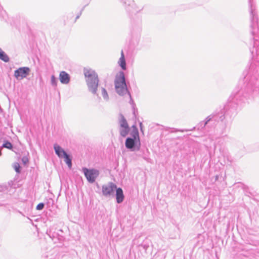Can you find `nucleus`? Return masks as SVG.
I'll list each match as a JSON object with an SVG mask.
<instances>
[{
	"label": "nucleus",
	"mask_w": 259,
	"mask_h": 259,
	"mask_svg": "<svg viewBox=\"0 0 259 259\" xmlns=\"http://www.w3.org/2000/svg\"><path fill=\"white\" fill-rule=\"evenodd\" d=\"M0 59L4 62L7 63L9 62L10 58L6 53L0 48Z\"/></svg>",
	"instance_id": "20"
},
{
	"label": "nucleus",
	"mask_w": 259,
	"mask_h": 259,
	"mask_svg": "<svg viewBox=\"0 0 259 259\" xmlns=\"http://www.w3.org/2000/svg\"><path fill=\"white\" fill-rule=\"evenodd\" d=\"M21 160H22V162H23V163L24 165L27 164L28 163V162H29V159H28V157H26V156H23Z\"/></svg>",
	"instance_id": "27"
},
{
	"label": "nucleus",
	"mask_w": 259,
	"mask_h": 259,
	"mask_svg": "<svg viewBox=\"0 0 259 259\" xmlns=\"http://www.w3.org/2000/svg\"><path fill=\"white\" fill-rule=\"evenodd\" d=\"M118 64L119 66L121 68L122 70H126V64L123 51H121V56L118 61Z\"/></svg>",
	"instance_id": "17"
},
{
	"label": "nucleus",
	"mask_w": 259,
	"mask_h": 259,
	"mask_svg": "<svg viewBox=\"0 0 259 259\" xmlns=\"http://www.w3.org/2000/svg\"><path fill=\"white\" fill-rule=\"evenodd\" d=\"M83 73L86 78L87 84L89 92L93 94L98 96L97 89L99 80L97 73L91 69L84 68Z\"/></svg>",
	"instance_id": "4"
},
{
	"label": "nucleus",
	"mask_w": 259,
	"mask_h": 259,
	"mask_svg": "<svg viewBox=\"0 0 259 259\" xmlns=\"http://www.w3.org/2000/svg\"><path fill=\"white\" fill-rule=\"evenodd\" d=\"M47 234L55 243L58 242H61L64 239L63 236L62 235L60 234L58 232L53 231L52 229L48 230Z\"/></svg>",
	"instance_id": "11"
},
{
	"label": "nucleus",
	"mask_w": 259,
	"mask_h": 259,
	"mask_svg": "<svg viewBox=\"0 0 259 259\" xmlns=\"http://www.w3.org/2000/svg\"><path fill=\"white\" fill-rule=\"evenodd\" d=\"M83 8L81 10L80 13L76 16V17L75 18V21H76V20H77L80 17V15H81V13H82V11H83Z\"/></svg>",
	"instance_id": "29"
},
{
	"label": "nucleus",
	"mask_w": 259,
	"mask_h": 259,
	"mask_svg": "<svg viewBox=\"0 0 259 259\" xmlns=\"http://www.w3.org/2000/svg\"><path fill=\"white\" fill-rule=\"evenodd\" d=\"M140 131L143 134H144L143 128H140Z\"/></svg>",
	"instance_id": "33"
},
{
	"label": "nucleus",
	"mask_w": 259,
	"mask_h": 259,
	"mask_svg": "<svg viewBox=\"0 0 259 259\" xmlns=\"http://www.w3.org/2000/svg\"><path fill=\"white\" fill-rule=\"evenodd\" d=\"M139 125H140V128H143V124L141 122H140Z\"/></svg>",
	"instance_id": "32"
},
{
	"label": "nucleus",
	"mask_w": 259,
	"mask_h": 259,
	"mask_svg": "<svg viewBox=\"0 0 259 259\" xmlns=\"http://www.w3.org/2000/svg\"><path fill=\"white\" fill-rule=\"evenodd\" d=\"M251 86H254L259 90V77L254 79V81H252L249 84Z\"/></svg>",
	"instance_id": "22"
},
{
	"label": "nucleus",
	"mask_w": 259,
	"mask_h": 259,
	"mask_svg": "<svg viewBox=\"0 0 259 259\" xmlns=\"http://www.w3.org/2000/svg\"><path fill=\"white\" fill-rule=\"evenodd\" d=\"M243 92L242 88L236 92L234 91L231 95L230 98L231 99H230L223 110H221L220 112H214L207 116L208 118H210V122L212 126L219 121L224 122L225 125L226 126L228 120L236 114L237 105L236 101L238 100V98L242 94Z\"/></svg>",
	"instance_id": "2"
},
{
	"label": "nucleus",
	"mask_w": 259,
	"mask_h": 259,
	"mask_svg": "<svg viewBox=\"0 0 259 259\" xmlns=\"http://www.w3.org/2000/svg\"><path fill=\"white\" fill-rule=\"evenodd\" d=\"M45 207V204L44 203H39L36 206V209L38 210H42Z\"/></svg>",
	"instance_id": "26"
},
{
	"label": "nucleus",
	"mask_w": 259,
	"mask_h": 259,
	"mask_svg": "<svg viewBox=\"0 0 259 259\" xmlns=\"http://www.w3.org/2000/svg\"><path fill=\"white\" fill-rule=\"evenodd\" d=\"M132 131L131 133V136H132V138H135L138 139V140H140L139 137V133L138 130V128L137 127L136 125H133L132 126Z\"/></svg>",
	"instance_id": "18"
},
{
	"label": "nucleus",
	"mask_w": 259,
	"mask_h": 259,
	"mask_svg": "<svg viewBox=\"0 0 259 259\" xmlns=\"http://www.w3.org/2000/svg\"><path fill=\"white\" fill-rule=\"evenodd\" d=\"M102 90V95L104 99L106 101H108L109 99V96L107 93V91L104 88H101Z\"/></svg>",
	"instance_id": "23"
},
{
	"label": "nucleus",
	"mask_w": 259,
	"mask_h": 259,
	"mask_svg": "<svg viewBox=\"0 0 259 259\" xmlns=\"http://www.w3.org/2000/svg\"><path fill=\"white\" fill-rule=\"evenodd\" d=\"M210 119L209 117L208 118V117H207L203 121L200 122L198 125V128L203 130L207 127L212 126L210 122Z\"/></svg>",
	"instance_id": "16"
},
{
	"label": "nucleus",
	"mask_w": 259,
	"mask_h": 259,
	"mask_svg": "<svg viewBox=\"0 0 259 259\" xmlns=\"http://www.w3.org/2000/svg\"><path fill=\"white\" fill-rule=\"evenodd\" d=\"M128 95L129 96L130 98V103L131 104H134V101L132 99V96H131V95L130 94V93H128Z\"/></svg>",
	"instance_id": "30"
},
{
	"label": "nucleus",
	"mask_w": 259,
	"mask_h": 259,
	"mask_svg": "<svg viewBox=\"0 0 259 259\" xmlns=\"http://www.w3.org/2000/svg\"><path fill=\"white\" fill-rule=\"evenodd\" d=\"M59 80L61 83L67 84L70 82V76L68 73L64 71H62L60 72Z\"/></svg>",
	"instance_id": "12"
},
{
	"label": "nucleus",
	"mask_w": 259,
	"mask_h": 259,
	"mask_svg": "<svg viewBox=\"0 0 259 259\" xmlns=\"http://www.w3.org/2000/svg\"><path fill=\"white\" fill-rule=\"evenodd\" d=\"M143 158L146 160L147 162H149V163H152V159L150 158H149L148 157L146 156V155H144L143 156Z\"/></svg>",
	"instance_id": "28"
},
{
	"label": "nucleus",
	"mask_w": 259,
	"mask_h": 259,
	"mask_svg": "<svg viewBox=\"0 0 259 259\" xmlns=\"http://www.w3.org/2000/svg\"><path fill=\"white\" fill-rule=\"evenodd\" d=\"M82 171L90 183H94L100 175L99 170L95 168L89 169L87 167H82Z\"/></svg>",
	"instance_id": "6"
},
{
	"label": "nucleus",
	"mask_w": 259,
	"mask_h": 259,
	"mask_svg": "<svg viewBox=\"0 0 259 259\" xmlns=\"http://www.w3.org/2000/svg\"><path fill=\"white\" fill-rule=\"evenodd\" d=\"M14 168L17 173H20L21 172V166L18 163H15L14 165Z\"/></svg>",
	"instance_id": "25"
},
{
	"label": "nucleus",
	"mask_w": 259,
	"mask_h": 259,
	"mask_svg": "<svg viewBox=\"0 0 259 259\" xmlns=\"http://www.w3.org/2000/svg\"><path fill=\"white\" fill-rule=\"evenodd\" d=\"M124 7L127 12H133L136 7L135 2L133 0H127L124 3Z\"/></svg>",
	"instance_id": "13"
},
{
	"label": "nucleus",
	"mask_w": 259,
	"mask_h": 259,
	"mask_svg": "<svg viewBox=\"0 0 259 259\" xmlns=\"http://www.w3.org/2000/svg\"><path fill=\"white\" fill-rule=\"evenodd\" d=\"M179 131H181V132H184V131H187V130H179Z\"/></svg>",
	"instance_id": "34"
},
{
	"label": "nucleus",
	"mask_w": 259,
	"mask_h": 259,
	"mask_svg": "<svg viewBox=\"0 0 259 259\" xmlns=\"http://www.w3.org/2000/svg\"><path fill=\"white\" fill-rule=\"evenodd\" d=\"M116 191V200L117 203H121L123 202L124 195L123 194V190L121 188H117L116 187V189H115Z\"/></svg>",
	"instance_id": "14"
},
{
	"label": "nucleus",
	"mask_w": 259,
	"mask_h": 259,
	"mask_svg": "<svg viewBox=\"0 0 259 259\" xmlns=\"http://www.w3.org/2000/svg\"><path fill=\"white\" fill-rule=\"evenodd\" d=\"M63 158H64V161L68 165L69 168L72 167V157L70 155L66 153Z\"/></svg>",
	"instance_id": "19"
},
{
	"label": "nucleus",
	"mask_w": 259,
	"mask_h": 259,
	"mask_svg": "<svg viewBox=\"0 0 259 259\" xmlns=\"http://www.w3.org/2000/svg\"><path fill=\"white\" fill-rule=\"evenodd\" d=\"M142 31V20L138 18L137 19H133L131 21L130 27V42L133 46H136L139 44L141 38Z\"/></svg>",
	"instance_id": "3"
},
{
	"label": "nucleus",
	"mask_w": 259,
	"mask_h": 259,
	"mask_svg": "<svg viewBox=\"0 0 259 259\" xmlns=\"http://www.w3.org/2000/svg\"><path fill=\"white\" fill-rule=\"evenodd\" d=\"M219 175H216L214 177V182H216L219 179Z\"/></svg>",
	"instance_id": "31"
},
{
	"label": "nucleus",
	"mask_w": 259,
	"mask_h": 259,
	"mask_svg": "<svg viewBox=\"0 0 259 259\" xmlns=\"http://www.w3.org/2000/svg\"><path fill=\"white\" fill-rule=\"evenodd\" d=\"M116 185L112 182H109L107 184L103 185L102 188L103 195L105 197L114 195Z\"/></svg>",
	"instance_id": "9"
},
{
	"label": "nucleus",
	"mask_w": 259,
	"mask_h": 259,
	"mask_svg": "<svg viewBox=\"0 0 259 259\" xmlns=\"http://www.w3.org/2000/svg\"><path fill=\"white\" fill-rule=\"evenodd\" d=\"M59 231L60 232H61V233H63V232H62V230H59Z\"/></svg>",
	"instance_id": "36"
},
{
	"label": "nucleus",
	"mask_w": 259,
	"mask_h": 259,
	"mask_svg": "<svg viewBox=\"0 0 259 259\" xmlns=\"http://www.w3.org/2000/svg\"><path fill=\"white\" fill-rule=\"evenodd\" d=\"M250 19V33L252 38L250 40L249 51L252 55V60L243 71L245 87L249 85L252 81L259 77V21L257 12L254 0H248Z\"/></svg>",
	"instance_id": "1"
},
{
	"label": "nucleus",
	"mask_w": 259,
	"mask_h": 259,
	"mask_svg": "<svg viewBox=\"0 0 259 259\" xmlns=\"http://www.w3.org/2000/svg\"><path fill=\"white\" fill-rule=\"evenodd\" d=\"M225 154H226L227 155V153H223V156L225 157Z\"/></svg>",
	"instance_id": "35"
},
{
	"label": "nucleus",
	"mask_w": 259,
	"mask_h": 259,
	"mask_svg": "<svg viewBox=\"0 0 259 259\" xmlns=\"http://www.w3.org/2000/svg\"><path fill=\"white\" fill-rule=\"evenodd\" d=\"M125 146L131 151H138L141 147L140 141L137 139L127 137L125 142Z\"/></svg>",
	"instance_id": "7"
},
{
	"label": "nucleus",
	"mask_w": 259,
	"mask_h": 259,
	"mask_svg": "<svg viewBox=\"0 0 259 259\" xmlns=\"http://www.w3.org/2000/svg\"><path fill=\"white\" fill-rule=\"evenodd\" d=\"M7 148V149H10V150H12L13 148V146L12 145V144L8 141H5V142L2 145V146H1V148Z\"/></svg>",
	"instance_id": "21"
},
{
	"label": "nucleus",
	"mask_w": 259,
	"mask_h": 259,
	"mask_svg": "<svg viewBox=\"0 0 259 259\" xmlns=\"http://www.w3.org/2000/svg\"><path fill=\"white\" fill-rule=\"evenodd\" d=\"M57 78L54 75L51 76V83L52 86L56 87L57 85Z\"/></svg>",
	"instance_id": "24"
},
{
	"label": "nucleus",
	"mask_w": 259,
	"mask_h": 259,
	"mask_svg": "<svg viewBox=\"0 0 259 259\" xmlns=\"http://www.w3.org/2000/svg\"><path fill=\"white\" fill-rule=\"evenodd\" d=\"M54 149L56 154L59 158H63V157L67 153L60 146L57 144H55L54 145Z\"/></svg>",
	"instance_id": "15"
},
{
	"label": "nucleus",
	"mask_w": 259,
	"mask_h": 259,
	"mask_svg": "<svg viewBox=\"0 0 259 259\" xmlns=\"http://www.w3.org/2000/svg\"><path fill=\"white\" fill-rule=\"evenodd\" d=\"M119 123L120 126V135L123 137H125L129 133L130 127L126 119L122 114L119 115Z\"/></svg>",
	"instance_id": "8"
},
{
	"label": "nucleus",
	"mask_w": 259,
	"mask_h": 259,
	"mask_svg": "<svg viewBox=\"0 0 259 259\" xmlns=\"http://www.w3.org/2000/svg\"><path fill=\"white\" fill-rule=\"evenodd\" d=\"M30 69L28 67H22L16 69L14 71V76L18 80L22 79L29 75Z\"/></svg>",
	"instance_id": "10"
},
{
	"label": "nucleus",
	"mask_w": 259,
	"mask_h": 259,
	"mask_svg": "<svg viewBox=\"0 0 259 259\" xmlns=\"http://www.w3.org/2000/svg\"><path fill=\"white\" fill-rule=\"evenodd\" d=\"M115 87L117 94L120 96H123L124 95L130 93L128 91L125 78L124 72L122 71L120 72L118 76L116 77L115 80Z\"/></svg>",
	"instance_id": "5"
},
{
	"label": "nucleus",
	"mask_w": 259,
	"mask_h": 259,
	"mask_svg": "<svg viewBox=\"0 0 259 259\" xmlns=\"http://www.w3.org/2000/svg\"><path fill=\"white\" fill-rule=\"evenodd\" d=\"M2 188L1 187H0V191H2Z\"/></svg>",
	"instance_id": "37"
}]
</instances>
